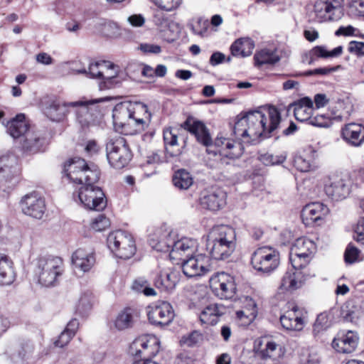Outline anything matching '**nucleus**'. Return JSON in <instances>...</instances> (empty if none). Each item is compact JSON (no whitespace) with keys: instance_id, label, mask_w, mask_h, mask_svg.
I'll list each match as a JSON object with an SVG mask.
<instances>
[{"instance_id":"nucleus-34","label":"nucleus","mask_w":364,"mask_h":364,"mask_svg":"<svg viewBox=\"0 0 364 364\" xmlns=\"http://www.w3.org/2000/svg\"><path fill=\"white\" fill-rule=\"evenodd\" d=\"M255 44L249 38H241L236 40L230 46L231 55L234 57L250 56L253 51Z\"/></svg>"},{"instance_id":"nucleus-32","label":"nucleus","mask_w":364,"mask_h":364,"mask_svg":"<svg viewBox=\"0 0 364 364\" xmlns=\"http://www.w3.org/2000/svg\"><path fill=\"white\" fill-rule=\"evenodd\" d=\"M164 141L167 159L178 157L181 154L182 150L178 144L176 130L172 129H165L164 131Z\"/></svg>"},{"instance_id":"nucleus-36","label":"nucleus","mask_w":364,"mask_h":364,"mask_svg":"<svg viewBox=\"0 0 364 364\" xmlns=\"http://www.w3.org/2000/svg\"><path fill=\"white\" fill-rule=\"evenodd\" d=\"M33 351L34 347L31 342H22L14 347L11 358L16 363H23L32 357Z\"/></svg>"},{"instance_id":"nucleus-49","label":"nucleus","mask_w":364,"mask_h":364,"mask_svg":"<svg viewBox=\"0 0 364 364\" xmlns=\"http://www.w3.org/2000/svg\"><path fill=\"white\" fill-rule=\"evenodd\" d=\"M318 353L312 349H303L299 354V364H321Z\"/></svg>"},{"instance_id":"nucleus-42","label":"nucleus","mask_w":364,"mask_h":364,"mask_svg":"<svg viewBox=\"0 0 364 364\" xmlns=\"http://www.w3.org/2000/svg\"><path fill=\"white\" fill-rule=\"evenodd\" d=\"M133 323V315L131 309H124L120 311L114 321V326L119 331L130 328Z\"/></svg>"},{"instance_id":"nucleus-1","label":"nucleus","mask_w":364,"mask_h":364,"mask_svg":"<svg viewBox=\"0 0 364 364\" xmlns=\"http://www.w3.org/2000/svg\"><path fill=\"white\" fill-rule=\"evenodd\" d=\"M63 177H66L73 183L81 184L82 186L73 193V198L83 205L84 208L100 211L107 206V200L102 190L95 184L99 181L100 171L91 164H88L85 159L74 158L67 161L63 171Z\"/></svg>"},{"instance_id":"nucleus-58","label":"nucleus","mask_w":364,"mask_h":364,"mask_svg":"<svg viewBox=\"0 0 364 364\" xmlns=\"http://www.w3.org/2000/svg\"><path fill=\"white\" fill-rule=\"evenodd\" d=\"M203 338L202 334L198 331H193L187 336H183L181 342L188 346H192L199 343Z\"/></svg>"},{"instance_id":"nucleus-29","label":"nucleus","mask_w":364,"mask_h":364,"mask_svg":"<svg viewBox=\"0 0 364 364\" xmlns=\"http://www.w3.org/2000/svg\"><path fill=\"white\" fill-rule=\"evenodd\" d=\"M22 149L28 153L39 151L43 144V139L34 130L30 129L19 139Z\"/></svg>"},{"instance_id":"nucleus-60","label":"nucleus","mask_w":364,"mask_h":364,"mask_svg":"<svg viewBox=\"0 0 364 364\" xmlns=\"http://www.w3.org/2000/svg\"><path fill=\"white\" fill-rule=\"evenodd\" d=\"M74 336H71L69 333L66 332L65 331H63L60 334L58 339L54 342V344L56 347L63 348L70 343V340Z\"/></svg>"},{"instance_id":"nucleus-28","label":"nucleus","mask_w":364,"mask_h":364,"mask_svg":"<svg viewBox=\"0 0 364 364\" xmlns=\"http://www.w3.org/2000/svg\"><path fill=\"white\" fill-rule=\"evenodd\" d=\"M213 144L217 147H221L222 149L220 151H222V154L228 158H238L242 154L243 148L240 143L230 139L218 136Z\"/></svg>"},{"instance_id":"nucleus-43","label":"nucleus","mask_w":364,"mask_h":364,"mask_svg":"<svg viewBox=\"0 0 364 364\" xmlns=\"http://www.w3.org/2000/svg\"><path fill=\"white\" fill-rule=\"evenodd\" d=\"M246 301L249 307L236 312L237 317L244 321L245 324L251 323L257 314L256 303L252 299H247Z\"/></svg>"},{"instance_id":"nucleus-35","label":"nucleus","mask_w":364,"mask_h":364,"mask_svg":"<svg viewBox=\"0 0 364 364\" xmlns=\"http://www.w3.org/2000/svg\"><path fill=\"white\" fill-rule=\"evenodd\" d=\"M223 314L222 307L216 304L206 306L200 314V321L202 323L208 325L216 324L220 317Z\"/></svg>"},{"instance_id":"nucleus-27","label":"nucleus","mask_w":364,"mask_h":364,"mask_svg":"<svg viewBox=\"0 0 364 364\" xmlns=\"http://www.w3.org/2000/svg\"><path fill=\"white\" fill-rule=\"evenodd\" d=\"M318 156L317 151L313 147H309L302 154L295 156L294 165L301 172L313 171L317 167Z\"/></svg>"},{"instance_id":"nucleus-31","label":"nucleus","mask_w":364,"mask_h":364,"mask_svg":"<svg viewBox=\"0 0 364 364\" xmlns=\"http://www.w3.org/2000/svg\"><path fill=\"white\" fill-rule=\"evenodd\" d=\"M6 129L11 136L18 139L31 129L23 114H18L8 122Z\"/></svg>"},{"instance_id":"nucleus-57","label":"nucleus","mask_w":364,"mask_h":364,"mask_svg":"<svg viewBox=\"0 0 364 364\" xmlns=\"http://www.w3.org/2000/svg\"><path fill=\"white\" fill-rule=\"evenodd\" d=\"M348 5L353 14L364 17V0H350Z\"/></svg>"},{"instance_id":"nucleus-46","label":"nucleus","mask_w":364,"mask_h":364,"mask_svg":"<svg viewBox=\"0 0 364 364\" xmlns=\"http://www.w3.org/2000/svg\"><path fill=\"white\" fill-rule=\"evenodd\" d=\"M92 296L90 293H84L82 294L76 305V312L81 315L85 316L92 309Z\"/></svg>"},{"instance_id":"nucleus-4","label":"nucleus","mask_w":364,"mask_h":364,"mask_svg":"<svg viewBox=\"0 0 364 364\" xmlns=\"http://www.w3.org/2000/svg\"><path fill=\"white\" fill-rule=\"evenodd\" d=\"M112 118L115 127L124 129L127 126H132L134 130L131 134H136L144 130L150 121L151 114L144 103H119L113 109Z\"/></svg>"},{"instance_id":"nucleus-64","label":"nucleus","mask_w":364,"mask_h":364,"mask_svg":"<svg viewBox=\"0 0 364 364\" xmlns=\"http://www.w3.org/2000/svg\"><path fill=\"white\" fill-rule=\"evenodd\" d=\"M225 60V55L220 52L213 53L210 58V64L213 66L218 65Z\"/></svg>"},{"instance_id":"nucleus-48","label":"nucleus","mask_w":364,"mask_h":364,"mask_svg":"<svg viewBox=\"0 0 364 364\" xmlns=\"http://www.w3.org/2000/svg\"><path fill=\"white\" fill-rule=\"evenodd\" d=\"M161 11L174 12L181 6L183 0H151Z\"/></svg>"},{"instance_id":"nucleus-23","label":"nucleus","mask_w":364,"mask_h":364,"mask_svg":"<svg viewBox=\"0 0 364 364\" xmlns=\"http://www.w3.org/2000/svg\"><path fill=\"white\" fill-rule=\"evenodd\" d=\"M325 193L333 200H341L349 195V185L344 178L333 177L331 178L329 183L325 186Z\"/></svg>"},{"instance_id":"nucleus-17","label":"nucleus","mask_w":364,"mask_h":364,"mask_svg":"<svg viewBox=\"0 0 364 364\" xmlns=\"http://www.w3.org/2000/svg\"><path fill=\"white\" fill-rule=\"evenodd\" d=\"M302 269L293 267V269L287 271L282 278L279 290L283 293L292 292L301 288L309 277L314 276Z\"/></svg>"},{"instance_id":"nucleus-33","label":"nucleus","mask_w":364,"mask_h":364,"mask_svg":"<svg viewBox=\"0 0 364 364\" xmlns=\"http://www.w3.org/2000/svg\"><path fill=\"white\" fill-rule=\"evenodd\" d=\"M179 282V275L176 272H161L155 279L154 284L161 291L171 292Z\"/></svg>"},{"instance_id":"nucleus-40","label":"nucleus","mask_w":364,"mask_h":364,"mask_svg":"<svg viewBox=\"0 0 364 364\" xmlns=\"http://www.w3.org/2000/svg\"><path fill=\"white\" fill-rule=\"evenodd\" d=\"M112 66L108 67L109 71L105 70V74L102 75V80L99 82L100 90L112 88L116 84L119 83L115 79L118 75V67L111 63Z\"/></svg>"},{"instance_id":"nucleus-61","label":"nucleus","mask_w":364,"mask_h":364,"mask_svg":"<svg viewBox=\"0 0 364 364\" xmlns=\"http://www.w3.org/2000/svg\"><path fill=\"white\" fill-rule=\"evenodd\" d=\"M348 50L350 53H355L358 55H363L364 43L358 41H350L349 43Z\"/></svg>"},{"instance_id":"nucleus-55","label":"nucleus","mask_w":364,"mask_h":364,"mask_svg":"<svg viewBox=\"0 0 364 364\" xmlns=\"http://www.w3.org/2000/svg\"><path fill=\"white\" fill-rule=\"evenodd\" d=\"M153 20L154 23L161 30L168 28L171 23L170 17L160 9L155 11L153 16Z\"/></svg>"},{"instance_id":"nucleus-16","label":"nucleus","mask_w":364,"mask_h":364,"mask_svg":"<svg viewBox=\"0 0 364 364\" xmlns=\"http://www.w3.org/2000/svg\"><path fill=\"white\" fill-rule=\"evenodd\" d=\"M147 315L149 322L157 326L170 324L175 316L172 306L166 301L149 306Z\"/></svg>"},{"instance_id":"nucleus-15","label":"nucleus","mask_w":364,"mask_h":364,"mask_svg":"<svg viewBox=\"0 0 364 364\" xmlns=\"http://www.w3.org/2000/svg\"><path fill=\"white\" fill-rule=\"evenodd\" d=\"M226 193L223 190L210 187L204 189L200 194V205L210 211H218L226 205Z\"/></svg>"},{"instance_id":"nucleus-10","label":"nucleus","mask_w":364,"mask_h":364,"mask_svg":"<svg viewBox=\"0 0 364 364\" xmlns=\"http://www.w3.org/2000/svg\"><path fill=\"white\" fill-rule=\"evenodd\" d=\"M107 158L115 168L124 167L132 158L131 151L124 137L118 136L109 141L106 146Z\"/></svg>"},{"instance_id":"nucleus-47","label":"nucleus","mask_w":364,"mask_h":364,"mask_svg":"<svg viewBox=\"0 0 364 364\" xmlns=\"http://www.w3.org/2000/svg\"><path fill=\"white\" fill-rule=\"evenodd\" d=\"M16 164V159L13 154H7L0 156V174L5 173L4 176L9 178L11 168Z\"/></svg>"},{"instance_id":"nucleus-14","label":"nucleus","mask_w":364,"mask_h":364,"mask_svg":"<svg viewBox=\"0 0 364 364\" xmlns=\"http://www.w3.org/2000/svg\"><path fill=\"white\" fill-rule=\"evenodd\" d=\"M20 206L25 215L36 219H41L46 210L44 198L36 192L25 195L21 200Z\"/></svg>"},{"instance_id":"nucleus-18","label":"nucleus","mask_w":364,"mask_h":364,"mask_svg":"<svg viewBox=\"0 0 364 364\" xmlns=\"http://www.w3.org/2000/svg\"><path fill=\"white\" fill-rule=\"evenodd\" d=\"M182 269L188 277L204 275L210 271L208 259L202 254L193 255L183 261Z\"/></svg>"},{"instance_id":"nucleus-62","label":"nucleus","mask_w":364,"mask_h":364,"mask_svg":"<svg viewBox=\"0 0 364 364\" xmlns=\"http://www.w3.org/2000/svg\"><path fill=\"white\" fill-rule=\"evenodd\" d=\"M354 239L357 241H362L364 240V218L360 219L355 228Z\"/></svg>"},{"instance_id":"nucleus-44","label":"nucleus","mask_w":364,"mask_h":364,"mask_svg":"<svg viewBox=\"0 0 364 364\" xmlns=\"http://www.w3.org/2000/svg\"><path fill=\"white\" fill-rule=\"evenodd\" d=\"M193 178L189 172L184 169L176 171L173 177L174 186L182 190L188 189L193 184Z\"/></svg>"},{"instance_id":"nucleus-22","label":"nucleus","mask_w":364,"mask_h":364,"mask_svg":"<svg viewBox=\"0 0 364 364\" xmlns=\"http://www.w3.org/2000/svg\"><path fill=\"white\" fill-rule=\"evenodd\" d=\"M263 343L264 347L260 349L258 355L263 360L264 364H279L284 355L282 347L270 340Z\"/></svg>"},{"instance_id":"nucleus-52","label":"nucleus","mask_w":364,"mask_h":364,"mask_svg":"<svg viewBox=\"0 0 364 364\" xmlns=\"http://www.w3.org/2000/svg\"><path fill=\"white\" fill-rule=\"evenodd\" d=\"M90 226L95 232H102L110 226V221L105 215L100 214L91 220Z\"/></svg>"},{"instance_id":"nucleus-30","label":"nucleus","mask_w":364,"mask_h":364,"mask_svg":"<svg viewBox=\"0 0 364 364\" xmlns=\"http://www.w3.org/2000/svg\"><path fill=\"white\" fill-rule=\"evenodd\" d=\"M291 106L294 107V114L298 121L309 122L312 117L314 102L309 97H303Z\"/></svg>"},{"instance_id":"nucleus-59","label":"nucleus","mask_w":364,"mask_h":364,"mask_svg":"<svg viewBox=\"0 0 364 364\" xmlns=\"http://www.w3.org/2000/svg\"><path fill=\"white\" fill-rule=\"evenodd\" d=\"M360 251L356 247L349 245L344 254L345 261L347 263L352 264L355 262L358 257Z\"/></svg>"},{"instance_id":"nucleus-24","label":"nucleus","mask_w":364,"mask_h":364,"mask_svg":"<svg viewBox=\"0 0 364 364\" xmlns=\"http://www.w3.org/2000/svg\"><path fill=\"white\" fill-rule=\"evenodd\" d=\"M346 142L353 146H360L364 142V126L357 123L346 124L341 129Z\"/></svg>"},{"instance_id":"nucleus-45","label":"nucleus","mask_w":364,"mask_h":364,"mask_svg":"<svg viewBox=\"0 0 364 364\" xmlns=\"http://www.w3.org/2000/svg\"><path fill=\"white\" fill-rule=\"evenodd\" d=\"M188 26L193 34L203 36L208 31L209 23L203 18H194L188 22Z\"/></svg>"},{"instance_id":"nucleus-56","label":"nucleus","mask_w":364,"mask_h":364,"mask_svg":"<svg viewBox=\"0 0 364 364\" xmlns=\"http://www.w3.org/2000/svg\"><path fill=\"white\" fill-rule=\"evenodd\" d=\"M309 124L317 127H329L331 125V117L324 114L311 117Z\"/></svg>"},{"instance_id":"nucleus-3","label":"nucleus","mask_w":364,"mask_h":364,"mask_svg":"<svg viewBox=\"0 0 364 364\" xmlns=\"http://www.w3.org/2000/svg\"><path fill=\"white\" fill-rule=\"evenodd\" d=\"M112 100L111 97H100L94 100H87L83 97L74 102L63 103V106L52 105L48 109V114L52 120L59 121L64 117V114H55L58 111H62L63 108L73 107L76 115L77 121L82 127H88L96 123L101 116L100 109L97 105Z\"/></svg>"},{"instance_id":"nucleus-41","label":"nucleus","mask_w":364,"mask_h":364,"mask_svg":"<svg viewBox=\"0 0 364 364\" xmlns=\"http://www.w3.org/2000/svg\"><path fill=\"white\" fill-rule=\"evenodd\" d=\"M255 64L257 65H262L264 64H275L279 62L280 57L277 53V50H272L269 49H263L254 56Z\"/></svg>"},{"instance_id":"nucleus-39","label":"nucleus","mask_w":364,"mask_h":364,"mask_svg":"<svg viewBox=\"0 0 364 364\" xmlns=\"http://www.w3.org/2000/svg\"><path fill=\"white\" fill-rule=\"evenodd\" d=\"M343 53V46H339L328 50L324 46H317L310 50L311 60L314 58H333L340 56Z\"/></svg>"},{"instance_id":"nucleus-38","label":"nucleus","mask_w":364,"mask_h":364,"mask_svg":"<svg viewBox=\"0 0 364 364\" xmlns=\"http://www.w3.org/2000/svg\"><path fill=\"white\" fill-rule=\"evenodd\" d=\"M336 9L330 0H317L314 5V14L318 22L330 18L328 14Z\"/></svg>"},{"instance_id":"nucleus-7","label":"nucleus","mask_w":364,"mask_h":364,"mask_svg":"<svg viewBox=\"0 0 364 364\" xmlns=\"http://www.w3.org/2000/svg\"><path fill=\"white\" fill-rule=\"evenodd\" d=\"M168 241L160 240L154 248L159 252H168L170 250V258L173 260L186 259L197 251V241L191 238H182L173 242L168 235Z\"/></svg>"},{"instance_id":"nucleus-26","label":"nucleus","mask_w":364,"mask_h":364,"mask_svg":"<svg viewBox=\"0 0 364 364\" xmlns=\"http://www.w3.org/2000/svg\"><path fill=\"white\" fill-rule=\"evenodd\" d=\"M358 342L357 334L352 331H348L346 333L335 338L332 342V346L339 353H350L356 348Z\"/></svg>"},{"instance_id":"nucleus-37","label":"nucleus","mask_w":364,"mask_h":364,"mask_svg":"<svg viewBox=\"0 0 364 364\" xmlns=\"http://www.w3.org/2000/svg\"><path fill=\"white\" fill-rule=\"evenodd\" d=\"M15 279L12 262L5 255H0V284L10 285Z\"/></svg>"},{"instance_id":"nucleus-11","label":"nucleus","mask_w":364,"mask_h":364,"mask_svg":"<svg viewBox=\"0 0 364 364\" xmlns=\"http://www.w3.org/2000/svg\"><path fill=\"white\" fill-rule=\"evenodd\" d=\"M316 251L315 243L306 238L297 239L290 252V262L294 268L304 269L310 262Z\"/></svg>"},{"instance_id":"nucleus-13","label":"nucleus","mask_w":364,"mask_h":364,"mask_svg":"<svg viewBox=\"0 0 364 364\" xmlns=\"http://www.w3.org/2000/svg\"><path fill=\"white\" fill-rule=\"evenodd\" d=\"M213 291L222 299H231L236 290L234 278L225 272H217L209 280Z\"/></svg>"},{"instance_id":"nucleus-2","label":"nucleus","mask_w":364,"mask_h":364,"mask_svg":"<svg viewBox=\"0 0 364 364\" xmlns=\"http://www.w3.org/2000/svg\"><path fill=\"white\" fill-rule=\"evenodd\" d=\"M280 121V113L274 107H269L266 113L251 111L237 120L232 132L236 138L250 142L260 136L269 137L278 127Z\"/></svg>"},{"instance_id":"nucleus-19","label":"nucleus","mask_w":364,"mask_h":364,"mask_svg":"<svg viewBox=\"0 0 364 364\" xmlns=\"http://www.w3.org/2000/svg\"><path fill=\"white\" fill-rule=\"evenodd\" d=\"M280 323L287 331H300L305 326L304 314L297 306L294 305L280 316Z\"/></svg>"},{"instance_id":"nucleus-21","label":"nucleus","mask_w":364,"mask_h":364,"mask_svg":"<svg viewBox=\"0 0 364 364\" xmlns=\"http://www.w3.org/2000/svg\"><path fill=\"white\" fill-rule=\"evenodd\" d=\"M183 127L193 134L197 141L205 146L209 147L213 145L209 131L202 122L188 118L183 123Z\"/></svg>"},{"instance_id":"nucleus-20","label":"nucleus","mask_w":364,"mask_h":364,"mask_svg":"<svg viewBox=\"0 0 364 364\" xmlns=\"http://www.w3.org/2000/svg\"><path fill=\"white\" fill-rule=\"evenodd\" d=\"M328 208L321 203H312L305 205L301 211L303 223L311 226L323 220L328 214Z\"/></svg>"},{"instance_id":"nucleus-54","label":"nucleus","mask_w":364,"mask_h":364,"mask_svg":"<svg viewBox=\"0 0 364 364\" xmlns=\"http://www.w3.org/2000/svg\"><path fill=\"white\" fill-rule=\"evenodd\" d=\"M331 325L329 314L327 312H323L318 315L314 325V331L319 333Z\"/></svg>"},{"instance_id":"nucleus-8","label":"nucleus","mask_w":364,"mask_h":364,"mask_svg":"<svg viewBox=\"0 0 364 364\" xmlns=\"http://www.w3.org/2000/svg\"><path fill=\"white\" fill-rule=\"evenodd\" d=\"M107 241L109 249L119 258L127 259L135 254L134 240L127 232L117 230L110 232Z\"/></svg>"},{"instance_id":"nucleus-12","label":"nucleus","mask_w":364,"mask_h":364,"mask_svg":"<svg viewBox=\"0 0 364 364\" xmlns=\"http://www.w3.org/2000/svg\"><path fill=\"white\" fill-rule=\"evenodd\" d=\"M160 341L154 335H143L136 338L130 345L129 353L135 357L150 358L159 351Z\"/></svg>"},{"instance_id":"nucleus-51","label":"nucleus","mask_w":364,"mask_h":364,"mask_svg":"<svg viewBox=\"0 0 364 364\" xmlns=\"http://www.w3.org/2000/svg\"><path fill=\"white\" fill-rule=\"evenodd\" d=\"M112 66L110 62L103 61L101 63H93L89 66V74L92 77H97L102 79L105 74V70L109 71L108 67Z\"/></svg>"},{"instance_id":"nucleus-5","label":"nucleus","mask_w":364,"mask_h":364,"mask_svg":"<svg viewBox=\"0 0 364 364\" xmlns=\"http://www.w3.org/2000/svg\"><path fill=\"white\" fill-rule=\"evenodd\" d=\"M236 234L228 225L213 227L208 235L206 249L212 258L223 260L228 258L235 249Z\"/></svg>"},{"instance_id":"nucleus-63","label":"nucleus","mask_w":364,"mask_h":364,"mask_svg":"<svg viewBox=\"0 0 364 364\" xmlns=\"http://www.w3.org/2000/svg\"><path fill=\"white\" fill-rule=\"evenodd\" d=\"M341 68L340 65L335 67L318 68L314 70L315 75H328L331 73L337 71Z\"/></svg>"},{"instance_id":"nucleus-25","label":"nucleus","mask_w":364,"mask_h":364,"mask_svg":"<svg viewBox=\"0 0 364 364\" xmlns=\"http://www.w3.org/2000/svg\"><path fill=\"white\" fill-rule=\"evenodd\" d=\"M72 263L75 269L83 273L87 272L95 263L94 253L90 250L79 248L72 255Z\"/></svg>"},{"instance_id":"nucleus-9","label":"nucleus","mask_w":364,"mask_h":364,"mask_svg":"<svg viewBox=\"0 0 364 364\" xmlns=\"http://www.w3.org/2000/svg\"><path fill=\"white\" fill-rule=\"evenodd\" d=\"M279 252L269 247H258L252 255L251 264L257 272L269 274L274 271L279 264Z\"/></svg>"},{"instance_id":"nucleus-53","label":"nucleus","mask_w":364,"mask_h":364,"mask_svg":"<svg viewBox=\"0 0 364 364\" xmlns=\"http://www.w3.org/2000/svg\"><path fill=\"white\" fill-rule=\"evenodd\" d=\"M346 314L348 319L353 321L358 319L362 315V308L359 304L355 301H350L346 304Z\"/></svg>"},{"instance_id":"nucleus-6","label":"nucleus","mask_w":364,"mask_h":364,"mask_svg":"<svg viewBox=\"0 0 364 364\" xmlns=\"http://www.w3.org/2000/svg\"><path fill=\"white\" fill-rule=\"evenodd\" d=\"M63 272V262L60 257L41 256L37 259L36 274L38 282L45 287L55 284Z\"/></svg>"},{"instance_id":"nucleus-50","label":"nucleus","mask_w":364,"mask_h":364,"mask_svg":"<svg viewBox=\"0 0 364 364\" xmlns=\"http://www.w3.org/2000/svg\"><path fill=\"white\" fill-rule=\"evenodd\" d=\"M286 154L274 155L270 153L260 154L259 160L265 166H274L282 164L286 160Z\"/></svg>"}]
</instances>
